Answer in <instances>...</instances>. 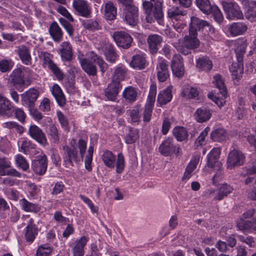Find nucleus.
Returning a JSON list of instances; mask_svg holds the SVG:
<instances>
[{
	"label": "nucleus",
	"instance_id": "f03ea898",
	"mask_svg": "<svg viewBox=\"0 0 256 256\" xmlns=\"http://www.w3.org/2000/svg\"><path fill=\"white\" fill-rule=\"evenodd\" d=\"M101 158L104 165L114 168L116 164V172L120 174L124 168V158L122 153L118 154L116 160V156L110 151L106 150L103 152Z\"/></svg>",
	"mask_w": 256,
	"mask_h": 256
},
{
	"label": "nucleus",
	"instance_id": "37998d69",
	"mask_svg": "<svg viewBox=\"0 0 256 256\" xmlns=\"http://www.w3.org/2000/svg\"><path fill=\"white\" fill-rule=\"evenodd\" d=\"M214 84L218 89V92L223 96H227V90L224 84V80L220 74L214 76Z\"/></svg>",
	"mask_w": 256,
	"mask_h": 256
},
{
	"label": "nucleus",
	"instance_id": "7ed1b4c3",
	"mask_svg": "<svg viewBox=\"0 0 256 256\" xmlns=\"http://www.w3.org/2000/svg\"><path fill=\"white\" fill-rule=\"evenodd\" d=\"M194 34L189 32V35L186 36L182 42L178 40V42H173L172 45L182 54H188L190 50L196 48L200 45V41L197 38L198 34Z\"/></svg>",
	"mask_w": 256,
	"mask_h": 256
},
{
	"label": "nucleus",
	"instance_id": "bf43d9fd",
	"mask_svg": "<svg viewBox=\"0 0 256 256\" xmlns=\"http://www.w3.org/2000/svg\"><path fill=\"white\" fill-rule=\"evenodd\" d=\"M52 248L46 245H41L38 246L36 256H50Z\"/></svg>",
	"mask_w": 256,
	"mask_h": 256
},
{
	"label": "nucleus",
	"instance_id": "a878e982",
	"mask_svg": "<svg viewBox=\"0 0 256 256\" xmlns=\"http://www.w3.org/2000/svg\"><path fill=\"white\" fill-rule=\"evenodd\" d=\"M58 53L62 60L70 61L72 56V46L68 42H64L60 45Z\"/></svg>",
	"mask_w": 256,
	"mask_h": 256
},
{
	"label": "nucleus",
	"instance_id": "8fccbe9b",
	"mask_svg": "<svg viewBox=\"0 0 256 256\" xmlns=\"http://www.w3.org/2000/svg\"><path fill=\"white\" fill-rule=\"evenodd\" d=\"M156 84H152L150 88V92L145 106L154 108V102L156 101Z\"/></svg>",
	"mask_w": 256,
	"mask_h": 256
},
{
	"label": "nucleus",
	"instance_id": "774afa93",
	"mask_svg": "<svg viewBox=\"0 0 256 256\" xmlns=\"http://www.w3.org/2000/svg\"><path fill=\"white\" fill-rule=\"evenodd\" d=\"M168 66V61H166V60L160 58L158 60V62L156 65V72H169Z\"/></svg>",
	"mask_w": 256,
	"mask_h": 256
},
{
	"label": "nucleus",
	"instance_id": "052dcab7",
	"mask_svg": "<svg viewBox=\"0 0 256 256\" xmlns=\"http://www.w3.org/2000/svg\"><path fill=\"white\" fill-rule=\"evenodd\" d=\"M56 114L62 128L64 131L68 132L70 130V126L66 117L60 111L57 112Z\"/></svg>",
	"mask_w": 256,
	"mask_h": 256
},
{
	"label": "nucleus",
	"instance_id": "c03bdc74",
	"mask_svg": "<svg viewBox=\"0 0 256 256\" xmlns=\"http://www.w3.org/2000/svg\"><path fill=\"white\" fill-rule=\"evenodd\" d=\"M104 54L106 60L112 63L114 62L118 58V54L115 48L111 44H108L106 46Z\"/></svg>",
	"mask_w": 256,
	"mask_h": 256
},
{
	"label": "nucleus",
	"instance_id": "4c0bfd02",
	"mask_svg": "<svg viewBox=\"0 0 256 256\" xmlns=\"http://www.w3.org/2000/svg\"><path fill=\"white\" fill-rule=\"evenodd\" d=\"M18 54L22 62L26 64L29 65L32 63V58L30 52L26 46L22 45L18 48Z\"/></svg>",
	"mask_w": 256,
	"mask_h": 256
},
{
	"label": "nucleus",
	"instance_id": "0eeeda50",
	"mask_svg": "<svg viewBox=\"0 0 256 256\" xmlns=\"http://www.w3.org/2000/svg\"><path fill=\"white\" fill-rule=\"evenodd\" d=\"M112 36L118 47L128 48L130 46L132 38L128 33L123 31H116L113 33Z\"/></svg>",
	"mask_w": 256,
	"mask_h": 256
},
{
	"label": "nucleus",
	"instance_id": "412c9836",
	"mask_svg": "<svg viewBox=\"0 0 256 256\" xmlns=\"http://www.w3.org/2000/svg\"><path fill=\"white\" fill-rule=\"evenodd\" d=\"M18 150L25 154H32L35 151L36 146L30 140L26 138H21L18 142Z\"/></svg>",
	"mask_w": 256,
	"mask_h": 256
},
{
	"label": "nucleus",
	"instance_id": "3c124183",
	"mask_svg": "<svg viewBox=\"0 0 256 256\" xmlns=\"http://www.w3.org/2000/svg\"><path fill=\"white\" fill-rule=\"evenodd\" d=\"M47 133L50 136V140L58 144L59 142L60 138L58 131L54 124H50L48 128Z\"/></svg>",
	"mask_w": 256,
	"mask_h": 256
},
{
	"label": "nucleus",
	"instance_id": "69168bd1",
	"mask_svg": "<svg viewBox=\"0 0 256 256\" xmlns=\"http://www.w3.org/2000/svg\"><path fill=\"white\" fill-rule=\"evenodd\" d=\"M174 122V119L172 117H164L162 124V132L163 134L166 135L169 131L171 125Z\"/></svg>",
	"mask_w": 256,
	"mask_h": 256
},
{
	"label": "nucleus",
	"instance_id": "c9c22d12",
	"mask_svg": "<svg viewBox=\"0 0 256 256\" xmlns=\"http://www.w3.org/2000/svg\"><path fill=\"white\" fill-rule=\"evenodd\" d=\"M212 114L209 109L202 107L197 109L195 116L197 122H203L208 120L211 117Z\"/></svg>",
	"mask_w": 256,
	"mask_h": 256
},
{
	"label": "nucleus",
	"instance_id": "0e129e2a",
	"mask_svg": "<svg viewBox=\"0 0 256 256\" xmlns=\"http://www.w3.org/2000/svg\"><path fill=\"white\" fill-rule=\"evenodd\" d=\"M210 13H212L214 18L216 21L218 23H220L224 20L223 14L220 9L216 6H212V10Z\"/></svg>",
	"mask_w": 256,
	"mask_h": 256
},
{
	"label": "nucleus",
	"instance_id": "6ab92c4d",
	"mask_svg": "<svg viewBox=\"0 0 256 256\" xmlns=\"http://www.w3.org/2000/svg\"><path fill=\"white\" fill-rule=\"evenodd\" d=\"M88 238L84 236L76 240L72 246V256H84V247L86 246Z\"/></svg>",
	"mask_w": 256,
	"mask_h": 256
},
{
	"label": "nucleus",
	"instance_id": "79ce46f5",
	"mask_svg": "<svg viewBox=\"0 0 256 256\" xmlns=\"http://www.w3.org/2000/svg\"><path fill=\"white\" fill-rule=\"evenodd\" d=\"M11 77L14 86H22L25 83L24 74L20 68L14 69L11 74Z\"/></svg>",
	"mask_w": 256,
	"mask_h": 256
},
{
	"label": "nucleus",
	"instance_id": "13d9d810",
	"mask_svg": "<svg viewBox=\"0 0 256 256\" xmlns=\"http://www.w3.org/2000/svg\"><path fill=\"white\" fill-rule=\"evenodd\" d=\"M14 158L17 166L22 168L24 171H26L29 168L28 163L22 155L18 154L15 156Z\"/></svg>",
	"mask_w": 256,
	"mask_h": 256
},
{
	"label": "nucleus",
	"instance_id": "6e6d98bb",
	"mask_svg": "<svg viewBox=\"0 0 256 256\" xmlns=\"http://www.w3.org/2000/svg\"><path fill=\"white\" fill-rule=\"evenodd\" d=\"M198 7L204 14H208L212 10L210 2L209 0H196Z\"/></svg>",
	"mask_w": 256,
	"mask_h": 256
},
{
	"label": "nucleus",
	"instance_id": "c756f323",
	"mask_svg": "<svg viewBox=\"0 0 256 256\" xmlns=\"http://www.w3.org/2000/svg\"><path fill=\"white\" fill-rule=\"evenodd\" d=\"M38 94V92L36 90L30 88L21 94L22 100L28 102L30 106H31L36 100Z\"/></svg>",
	"mask_w": 256,
	"mask_h": 256
},
{
	"label": "nucleus",
	"instance_id": "cd10ccee",
	"mask_svg": "<svg viewBox=\"0 0 256 256\" xmlns=\"http://www.w3.org/2000/svg\"><path fill=\"white\" fill-rule=\"evenodd\" d=\"M48 31L54 42H58L62 40L64 33L56 22H54L51 24Z\"/></svg>",
	"mask_w": 256,
	"mask_h": 256
},
{
	"label": "nucleus",
	"instance_id": "f8f14e48",
	"mask_svg": "<svg viewBox=\"0 0 256 256\" xmlns=\"http://www.w3.org/2000/svg\"><path fill=\"white\" fill-rule=\"evenodd\" d=\"M72 7L80 16L86 18L90 16L91 7L86 0H73Z\"/></svg>",
	"mask_w": 256,
	"mask_h": 256
},
{
	"label": "nucleus",
	"instance_id": "58836bf2",
	"mask_svg": "<svg viewBox=\"0 0 256 256\" xmlns=\"http://www.w3.org/2000/svg\"><path fill=\"white\" fill-rule=\"evenodd\" d=\"M247 26L242 22H234L229 28L230 34L232 36L242 34L247 30Z\"/></svg>",
	"mask_w": 256,
	"mask_h": 256
},
{
	"label": "nucleus",
	"instance_id": "9d476101",
	"mask_svg": "<svg viewBox=\"0 0 256 256\" xmlns=\"http://www.w3.org/2000/svg\"><path fill=\"white\" fill-rule=\"evenodd\" d=\"M28 134L32 139L42 146L48 144V140L44 132L38 126L31 125L28 130Z\"/></svg>",
	"mask_w": 256,
	"mask_h": 256
},
{
	"label": "nucleus",
	"instance_id": "a19ab883",
	"mask_svg": "<svg viewBox=\"0 0 256 256\" xmlns=\"http://www.w3.org/2000/svg\"><path fill=\"white\" fill-rule=\"evenodd\" d=\"M13 108L12 102L6 96L0 94V114L5 115Z\"/></svg>",
	"mask_w": 256,
	"mask_h": 256
},
{
	"label": "nucleus",
	"instance_id": "de8ad7c7",
	"mask_svg": "<svg viewBox=\"0 0 256 256\" xmlns=\"http://www.w3.org/2000/svg\"><path fill=\"white\" fill-rule=\"evenodd\" d=\"M210 136L214 141L222 142L226 140L228 134L224 129L218 128L212 132Z\"/></svg>",
	"mask_w": 256,
	"mask_h": 256
},
{
	"label": "nucleus",
	"instance_id": "7c9ffc66",
	"mask_svg": "<svg viewBox=\"0 0 256 256\" xmlns=\"http://www.w3.org/2000/svg\"><path fill=\"white\" fill-rule=\"evenodd\" d=\"M19 203L21 208L26 212L36 213L40 210L38 204L30 202L25 198L21 199Z\"/></svg>",
	"mask_w": 256,
	"mask_h": 256
},
{
	"label": "nucleus",
	"instance_id": "338daca9",
	"mask_svg": "<svg viewBox=\"0 0 256 256\" xmlns=\"http://www.w3.org/2000/svg\"><path fill=\"white\" fill-rule=\"evenodd\" d=\"M59 21L61 25L66 30L69 36H72L74 30L72 25L63 18H60Z\"/></svg>",
	"mask_w": 256,
	"mask_h": 256
},
{
	"label": "nucleus",
	"instance_id": "39448f33",
	"mask_svg": "<svg viewBox=\"0 0 256 256\" xmlns=\"http://www.w3.org/2000/svg\"><path fill=\"white\" fill-rule=\"evenodd\" d=\"M44 67L46 66L51 70L58 80L64 79V74L52 60V56L46 52H41L39 56Z\"/></svg>",
	"mask_w": 256,
	"mask_h": 256
},
{
	"label": "nucleus",
	"instance_id": "6e6552de",
	"mask_svg": "<svg viewBox=\"0 0 256 256\" xmlns=\"http://www.w3.org/2000/svg\"><path fill=\"white\" fill-rule=\"evenodd\" d=\"M84 156L78 154L76 147H67L66 156L64 158V162L66 166L70 168L74 166V163H78L82 160Z\"/></svg>",
	"mask_w": 256,
	"mask_h": 256
},
{
	"label": "nucleus",
	"instance_id": "bb28decb",
	"mask_svg": "<svg viewBox=\"0 0 256 256\" xmlns=\"http://www.w3.org/2000/svg\"><path fill=\"white\" fill-rule=\"evenodd\" d=\"M146 65V56L144 52H140L132 57L130 66L135 68L144 69Z\"/></svg>",
	"mask_w": 256,
	"mask_h": 256
},
{
	"label": "nucleus",
	"instance_id": "4468645a",
	"mask_svg": "<svg viewBox=\"0 0 256 256\" xmlns=\"http://www.w3.org/2000/svg\"><path fill=\"white\" fill-rule=\"evenodd\" d=\"M11 166V162L6 158H0V176H11L18 178L21 177V174L14 168L8 169Z\"/></svg>",
	"mask_w": 256,
	"mask_h": 256
},
{
	"label": "nucleus",
	"instance_id": "a211bd4d",
	"mask_svg": "<svg viewBox=\"0 0 256 256\" xmlns=\"http://www.w3.org/2000/svg\"><path fill=\"white\" fill-rule=\"evenodd\" d=\"M173 74L178 78H182L184 72L182 58L180 54L174 56L171 64Z\"/></svg>",
	"mask_w": 256,
	"mask_h": 256
},
{
	"label": "nucleus",
	"instance_id": "f257e3e1",
	"mask_svg": "<svg viewBox=\"0 0 256 256\" xmlns=\"http://www.w3.org/2000/svg\"><path fill=\"white\" fill-rule=\"evenodd\" d=\"M152 1L145 0L142 2V8L146 14V20L152 24L154 19L160 25H164V13L162 12L163 0H158L154 4Z\"/></svg>",
	"mask_w": 256,
	"mask_h": 256
},
{
	"label": "nucleus",
	"instance_id": "72a5a7b5",
	"mask_svg": "<svg viewBox=\"0 0 256 256\" xmlns=\"http://www.w3.org/2000/svg\"><path fill=\"white\" fill-rule=\"evenodd\" d=\"M104 16L108 20H112L116 18V8L112 2H108L104 4Z\"/></svg>",
	"mask_w": 256,
	"mask_h": 256
},
{
	"label": "nucleus",
	"instance_id": "393cba45",
	"mask_svg": "<svg viewBox=\"0 0 256 256\" xmlns=\"http://www.w3.org/2000/svg\"><path fill=\"white\" fill-rule=\"evenodd\" d=\"M172 86H170L166 89L160 92L158 96L157 103L159 106L165 105L172 99Z\"/></svg>",
	"mask_w": 256,
	"mask_h": 256
},
{
	"label": "nucleus",
	"instance_id": "ddd939ff",
	"mask_svg": "<svg viewBox=\"0 0 256 256\" xmlns=\"http://www.w3.org/2000/svg\"><path fill=\"white\" fill-rule=\"evenodd\" d=\"M180 148H176L172 138L168 137L164 139L159 147V152L164 156H168L172 154L178 152Z\"/></svg>",
	"mask_w": 256,
	"mask_h": 256
},
{
	"label": "nucleus",
	"instance_id": "e433bc0d",
	"mask_svg": "<svg viewBox=\"0 0 256 256\" xmlns=\"http://www.w3.org/2000/svg\"><path fill=\"white\" fill-rule=\"evenodd\" d=\"M235 52L238 62L243 61L244 54L247 46L246 41L243 39L238 40L236 43Z\"/></svg>",
	"mask_w": 256,
	"mask_h": 256
},
{
	"label": "nucleus",
	"instance_id": "5fc2aeb1",
	"mask_svg": "<svg viewBox=\"0 0 256 256\" xmlns=\"http://www.w3.org/2000/svg\"><path fill=\"white\" fill-rule=\"evenodd\" d=\"M14 66V62L10 58L0 60V72L4 73L11 70Z\"/></svg>",
	"mask_w": 256,
	"mask_h": 256
},
{
	"label": "nucleus",
	"instance_id": "a18cd8bd",
	"mask_svg": "<svg viewBox=\"0 0 256 256\" xmlns=\"http://www.w3.org/2000/svg\"><path fill=\"white\" fill-rule=\"evenodd\" d=\"M184 15V12L178 6H172L168 10V17L172 21L180 20Z\"/></svg>",
	"mask_w": 256,
	"mask_h": 256
},
{
	"label": "nucleus",
	"instance_id": "b1692460",
	"mask_svg": "<svg viewBox=\"0 0 256 256\" xmlns=\"http://www.w3.org/2000/svg\"><path fill=\"white\" fill-rule=\"evenodd\" d=\"M162 41V37L156 34H151L148 36L147 42L149 50L152 54H155L158 52V46Z\"/></svg>",
	"mask_w": 256,
	"mask_h": 256
},
{
	"label": "nucleus",
	"instance_id": "4d7b16f0",
	"mask_svg": "<svg viewBox=\"0 0 256 256\" xmlns=\"http://www.w3.org/2000/svg\"><path fill=\"white\" fill-rule=\"evenodd\" d=\"M254 225V221L251 222L249 220H244L241 218L237 222V227L238 228L242 231L244 230H253V226Z\"/></svg>",
	"mask_w": 256,
	"mask_h": 256
},
{
	"label": "nucleus",
	"instance_id": "603ef678",
	"mask_svg": "<svg viewBox=\"0 0 256 256\" xmlns=\"http://www.w3.org/2000/svg\"><path fill=\"white\" fill-rule=\"evenodd\" d=\"M138 130L136 128H130L128 132L124 137L125 142L127 144H132L138 139Z\"/></svg>",
	"mask_w": 256,
	"mask_h": 256
},
{
	"label": "nucleus",
	"instance_id": "423d86ee",
	"mask_svg": "<svg viewBox=\"0 0 256 256\" xmlns=\"http://www.w3.org/2000/svg\"><path fill=\"white\" fill-rule=\"evenodd\" d=\"M245 160L244 154L238 150H231L228 156L226 166L228 169L232 170L235 167L242 165Z\"/></svg>",
	"mask_w": 256,
	"mask_h": 256
},
{
	"label": "nucleus",
	"instance_id": "4be33fe9",
	"mask_svg": "<svg viewBox=\"0 0 256 256\" xmlns=\"http://www.w3.org/2000/svg\"><path fill=\"white\" fill-rule=\"evenodd\" d=\"M220 150L218 148H213L207 156V166L210 168H214L216 166L220 167V163L218 162Z\"/></svg>",
	"mask_w": 256,
	"mask_h": 256
},
{
	"label": "nucleus",
	"instance_id": "473e14b6",
	"mask_svg": "<svg viewBox=\"0 0 256 256\" xmlns=\"http://www.w3.org/2000/svg\"><path fill=\"white\" fill-rule=\"evenodd\" d=\"M200 93L198 89L192 86L185 85L181 92L182 96L188 99H194L198 96Z\"/></svg>",
	"mask_w": 256,
	"mask_h": 256
},
{
	"label": "nucleus",
	"instance_id": "49530a36",
	"mask_svg": "<svg viewBox=\"0 0 256 256\" xmlns=\"http://www.w3.org/2000/svg\"><path fill=\"white\" fill-rule=\"evenodd\" d=\"M246 12L245 13L247 19L252 22L256 20V0H250Z\"/></svg>",
	"mask_w": 256,
	"mask_h": 256
},
{
	"label": "nucleus",
	"instance_id": "dca6fc26",
	"mask_svg": "<svg viewBox=\"0 0 256 256\" xmlns=\"http://www.w3.org/2000/svg\"><path fill=\"white\" fill-rule=\"evenodd\" d=\"M38 226L34 224V220L30 218L24 228V237L26 241L32 242L38 235Z\"/></svg>",
	"mask_w": 256,
	"mask_h": 256
},
{
	"label": "nucleus",
	"instance_id": "e2e57ef3",
	"mask_svg": "<svg viewBox=\"0 0 256 256\" xmlns=\"http://www.w3.org/2000/svg\"><path fill=\"white\" fill-rule=\"evenodd\" d=\"M93 153L94 147L92 146H90L88 147V154L86 155L84 160L86 168L88 171H90L92 170L91 164L92 160Z\"/></svg>",
	"mask_w": 256,
	"mask_h": 256
},
{
	"label": "nucleus",
	"instance_id": "1a4fd4ad",
	"mask_svg": "<svg viewBox=\"0 0 256 256\" xmlns=\"http://www.w3.org/2000/svg\"><path fill=\"white\" fill-rule=\"evenodd\" d=\"M208 28L210 34L214 32V30L206 20H200L196 16L191 18V22L190 25L189 32L190 34H198L197 31L201 29Z\"/></svg>",
	"mask_w": 256,
	"mask_h": 256
},
{
	"label": "nucleus",
	"instance_id": "9b49d317",
	"mask_svg": "<svg viewBox=\"0 0 256 256\" xmlns=\"http://www.w3.org/2000/svg\"><path fill=\"white\" fill-rule=\"evenodd\" d=\"M124 20L130 26L136 25L138 21V8L132 4L126 6Z\"/></svg>",
	"mask_w": 256,
	"mask_h": 256
},
{
	"label": "nucleus",
	"instance_id": "aec40b11",
	"mask_svg": "<svg viewBox=\"0 0 256 256\" xmlns=\"http://www.w3.org/2000/svg\"><path fill=\"white\" fill-rule=\"evenodd\" d=\"M78 59L83 70L89 76H96L97 74L96 66L88 59L78 56Z\"/></svg>",
	"mask_w": 256,
	"mask_h": 256
},
{
	"label": "nucleus",
	"instance_id": "f704fd0d",
	"mask_svg": "<svg viewBox=\"0 0 256 256\" xmlns=\"http://www.w3.org/2000/svg\"><path fill=\"white\" fill-rule=\"evenodd\" d=\"M172 134L178 142L187 140L188 136V130L182 126H177L172 130Z\"/></svg>",
	"mask_w": 256,
	"mask_h": 256
},
{
	"label": "nucleus",
	"instance_id": "2eb2a0df",
	"mask_svg": "<svg viewBox=\"0 0 256 256\" xmlns=\"http://www.w3.org/2000/svg\"><path fill=\"white\" fill-rule=\"evenodd\" d=\"M48 166V160L45 154L40 156L36 160L32 161V168L34 172L38 175L45 174Z\"/></svg>",
	"mask_w": 256,
	"mask_h": 256
},
{
	"label": "nucleus",
	"instance_id": "20e7f679",
	"mask_svg": "<svg viewBox=\"0 0 256 256\" xmlns=\"http://www.w3.org/2000/svg\"><path fill=\"white\" fill-rule=\"evenodd\" d=\"M223 9L226 14V18L229 20L234 18L242 19L244 17L243 14L239 6L235 2H222Z\"/></svg>",
	"mask_w": 256,
	"mask_h": 256
},
{
	"label": "nucleus",
	"instance_id": "c85d7f7f",
	"mask_svg": "<svg viewBox=\"0 0 256 256\" xmlns=\"http://www.w3.org/2000/svg\"><path fill=\"white\" fill-rule=\"evenodd\" d=\"M233 190V188L230 184L226 183L222 184L219 187L218 192L214 199L216 200H221L232 193Z\"/></svg>",
	"mask_w": 256,
	"mask_h": 256
},
{
	"label": "nucleus",
	"instance_id": "864d4df0",
	"mask_svg": "<svg viewBox=\"0 0 256 256\" xmlns=\"http://www.w3.org/2000/svg\"><path fill=\"white\" fill-rule=\"evenodd\" d=\"M137 94L136 89L132 86L126 88L123 92L124 97L130 102L136 100Z\"/></svg>",
	"mask_w": 256,
	"mask_h": 256
},
{
	"label": "nucleus",
	"instance_id": "680f3d73",
	"mask_svg": "<svg viewBox=\"0 0 256 256\" xmlns=\"http://www.w3.org/2000/svg\"><path fill=\"white\" fill-rule=\"evenodd\" d=\"M127 70L126 67L120 66L118 67L114 71V78L117 81L124 80L126 74Z\"/></svg>",
	"mask_w": 256,
	"mask_h": 256
},
{
	"label": "nucleus",
	"instance_id": "ea45409f",
	"mask_svg": "<svg viewBox=\"0 0 256 256\" xmlns=\"http://www.w3.org/2000/svg\"><path fill=\"white\" fill-rule=\"evenodd\" d=\"M238 63H233L230 68L232 73V79L240 78L243 74V61L238 62Z\"/></svg>",
	"mask_w": 256,
	"mask_h": 256
},
{
	"label": "nucleus",
	"instance_id": "09e8293b",
	"mask_svg": "<svg viewBox=\"0 0 256 256\" xmlns=\"http://www.w3.org/2000/svg\"><path fill=\"white\" fill-rule=\"evenodd\" d=\"M140 106L137 105L133 107L132 109L126 111V114L129 116V120L131 122H138L140 121Z\"/></svg>",
	"mask_w": 256,
	"mask_h": 256
},
{
	"label": "nucleus",
	"instance_id": "f3484780",
	"mask_svg": "<svg viewBox=\"0 0 256 256\" xmlns=\"http://www.w3.org/2000/svg\"><path fill=\"white\" fill-rule=\"evenodd\" d=\"M122 88V84L119 81L113 80L105 90L106 96L110 100L115 101Z\"/></svg>",
	"mask_w": 256,
	"mask_h": 256
},
{
	"label": "nucleus",
	"instance_id": "2f4dec72",
	"mask_svg": "<svg viewBox=\"0 0 256 256\" xmlns=\"http://www.w3.org/2000/svg\"><path fill=\"white\" fill-rule=\"evenodd\" d=\"M52 93L60 106H63L66 104V98L62 88L58 84L53 85L52 88Z\"/></svg>",
	"mask_w": 256,
	"mask_h": 256
},
{
	"label": "nucleus",
	"instance_id": "5701e85b",
	"mask_svg": "<svg viewBox=\"0 0 256 256\" xmlns=\"http://www.w3.org/2000/svg\"><path fill=\"white\" fill-rule=\"evenodd\" d=\"M196 66L199 72H208L212 68V62L208 56H202L196 60Z\"/></svg>",
	"mask_w": 256,
	"mask_h": 256
}]
</instances>
